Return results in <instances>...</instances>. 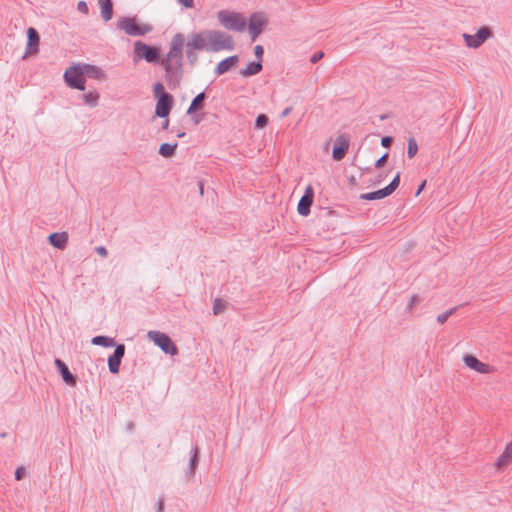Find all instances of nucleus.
<instances>
[{
    "label": "nucleus",
    "mask_w": 512,
    "mask_h": 512,
    "mask_svg": "<svg viewBox=\"0 0 512 512\" xmlns=\"http://www.w3.org/2000/svg\"><path fill=\"white\" fill-rule=\"evenodd\" d=\"M185 38L182 33L173 36L167 57L161 60L165 69V81L170 89L180 86L183 77V46Z\"/></svg>",
    "instance_id": "obj_1"
},
{
    "label": "nucleus",
    "mask_w": 512,
    "mask_h": 512,
    "mask_svg": "<svg viewBox=\"0 0 512 512\" xmlns=\"http://www.w3.org/2000/svg\"><path fill=\"white\" fill-rule=\"evenodd\" d=\"M209 51L233 50L235 43L231 35L220 30H207Z\"/></svg>",
    "instance_id": "obj_2"
},
{
    "label": "nucleus",
    "mask_w": 512,
    "mask_h": 512,
    "mask_svg": "<svg viewBox=\"0 0 512 512\" xmlns=\"http://www.w3.org/2000/svg\"><path fill=\"white\" fill-rule=\"evenodd\" d=\"M219 23L226 29L242 32L247 26L246 19L238 12L221 10L217 13Z\"/></svg>",
    "instance_id": "obj_3"
},
{
    "label": "nucleus",
    "mask_w": 512,
    "mask_h": 512,
    "mask_svg": "<svg viewBox=\"0 0 512 512\" xmlns=\"http://www.w3.org/2000/svg\"><path fill=\"white\" fill-rule=\"evenodd\" d=\"M117 28L130 36H143L150 33L153 27L149 24H138L135 18L122 17L117 21Z\"/></svg>",
    "instance_id": "obj_4"
},
{
    "label": "nucleus",
    "mask_w": 512,
    "mask_h": 512,
    "mask_svg": "<svg viewBox=\"0 0 512 512\" xmlns=\"http://www.w3.org/2000/svg\"><path fill=\"white\" fill-rule=\"evenodd\" d=\"M64 80L72 89L85 90V76L83 66L75 64L64 72Z\"/></svg>",
    "instance_id": "obj_5"
},
{
    "label": "nucleus",
    "mask_w": 512,
    "mask_h": 512,
    "mask_svg": "<svg viewBox=\"0 0 512 512\" xmlns=\"http://www.w3.org/2000/svg\"><path fill=\"white\" fill-rule=\"evenodd\" d=\"M134 54L136 57L144 59L148 63L161 62L159 49L157 47L143 43L141 41L135 42Z\"/></svg>",
    "instance_id": "obj_6"
},
{
    "label": "nucleus",
    "mask_w": 512,
    "mask_h": 512,
    "mask_svg": "<svg viewBox=\"0 0 512 512\" xmlns=\"http://www.w3.org/2000/svg\"><path fill=\"white\" fill-rule=\"evenodd\" d=\"M148 336L164 353L171 356L178 354L177 346L167 334L160 331H150Z\"/></svg>",
    "instance_id": "obj_7"
},
{
    "label": "nucleus",
    "mask_w": 512,
    "mask_h": 512,
    "mask_svg": "<svg viewBox=\"0 0 512 512\" xmlns=\"http://www.w3.org/2000/svg\"><path fill=\"white\" fill-rule=\"evenodd\" d=\"M267 24L268 19L264 16L263 13L256 12L251 14L248 22V30L252 41L256 40V38L263 32L264 27Z\"/></svg>",
    "instance_id": "obj_8"
},
{
    "label": "nucleus",
    "mask_w": 512,
    "mask_h": 512,
    "mask_svg": "<svg viewBox=\"0 0 512 512\" xmlns=\"http://www.w3.org/2000/svg\"><path fill=\"white\" fill-rule=\"evenodd\" d=\"M491 36L492 30L486 26L479 28L475 35L463 34L466 45L471 48H478Z\"/></svg>",
    "instance_id": "obj_9"
},
{
    "label": "nucleus",
    "mask_w": 512,
    "mask_h": 512,
    "mask_svg": "<svg viewBox=\"0 0 512 512\" xmlns=\"http://www.w3.org/2000/svg\"><path fill=\"white\" fill-rule=\"evenodd\" d=\"M463 362L467 367L481 374H490L495 371V368L493 366L481 362L479 359H477L474 355L471 354H465L463 356Z\"/></svg>",
    "instance_id": "obj_10"
},
{
    "label": "nucleus",
    "mask_w": 512,
    "mask_h": 512,
    "mask_svg": "<svg viewBox=\"0 0 512 512\" xmlns=\"http://www.w3.org/2000/svg\"><path fill=\"white\" fill-rule=\"evenodd\" d=\"M314 201V190L311 185H308L304 191L303 196L301 197L297 211L301 216H308L310 213V208Z\"/></svg>",
    "instance_id": "obj_11"
},
{
    "label": "nucleus",
    "mask_w": 512,
    "mask_h": 512,
    "mask_svg": "<svg viewBox=\"0 0 512 512\" xmlns=\"http://www.w3.org/2000/svg\"><path fill=\"white\" fill-rule=\"evenodd\" d=\"M125 345L117 344L112 355L108 357V368L112 374H118L122 358L125 355Z\"/></svg>",
    "instance_id": "obj_12"
},
{
    "label": "nucleus",
    "mask_w": 512,
    "mask_h": 512,
    "mask_svg": "<svg viewBox=\"0 0 512 512\" xmlns=\"http://www.w3.org/2000/svg\"><path fill=\"white\" fill-rule=\"evenodd\" d=\"M174 98L172 95L163 96L157 99L155 115L159 118H167L172 110Z\"/></svg>",
    "instance_id": "obj_13"
},
{
    "label": "nucleus",
    "mask_w": 512,
    "mask_h": 512,
    "mask_svg": "<svg viewBox=\"0 0 512 512\" xmlns=\"http://www.w3.org/2000/svg\"><path fill=\"white\" fill-rule=\"evenodd\" d=\"M349 149V138H347L344 134L339 135L333 146L332 157L336 161L342 160L347 154Z\"/></svg>",
    "instance_id": "obj_14"
},
{
    "label": "nucleus",
    "mask_w": 512,
    "mask_h": 512,
    "mask_svg": "<svg viewBox=\"0 0 512 512\" xmlns=\"http://www.w3.org/2000/svg\"><path fill=\"white\" fill-rule=\"evenodd\" d=\"M186 47H191L195 50L209 51L207 30L201 31L199 33H193L190 40L186 43Z\"/></svg>",
    "instance_id": "obj_15"
},
{
    "label": "nucleus",
    "mask_w": 512,
    "mask_h": 512,
    "mask_svg": "<svg viewBox=\"0 0 512 512\" xmlns=\"http://www.w3.org/2000/svg\"><path fill=\"white\" fill-rule=\"evenodd\" d=\"M39 43H40V36H39L38 31L33 27H29L27 30L26 52H25L23 58H25L27 55H32V54L38 53Z\"/></svg>",
    "instance_id": "obj_16"
},
{
    "label": "nucleus",
    "mask_w": 512,
    "mask_h": 512,
    "mask_svg": "<svg viewBox=\"0 0 512 512\" xmlns=\"http://www.w3.org/2000/svg\"><path fill=\"white\" fill-rule=\"evenodd\" d=\"M54 363L63 381L69 386H76L78 378L70 372L68 366L59 358H56Z\"/></svg>",
    "instance_id": "obj_17"
},
{
    "label": "nucleus",
    "mask_w": 512,
    "mask_h": 512,
    "mask_svg": "<svg viewBox=\"0 0 512 512\" xmlns=\"http://www.w3.org/2000/svg\"><path fill=\"white\" fill-rule=\"evenodd\" d=\"M238 62H239L238 55H232V56H229V57L223 59L222 61H220L217 64V66L215 68V74L217 76H219V75H223V74L227 73L230 69L236 67Z\"/></svg>",
    "instance_id": "obj_18"
},
{
    "label": "nucleus",
    "mask_w": 512,
    "mask_h": 512,
    "mask_svg": "<svg viewBox=\"0 0 512 512\" xmlns=\"http://www.w3.org/2000/svg\"><path fill=\"white\" fill-rule=\"evenodd\" d=\"M207 99V95L205 91L197 94L191 101L190 106L187 109V114H195L196 112L201 111L205 106V101Z\"/></svg>",
    "instance_id": "obj_19"
},
{
    "label": "nucleus",
    "mask_w": 512,
    "mask_h": 512,
    "mask_svg": "<svg viewBox=\"0 0 512 512\" xmlns=\"http://www.w3.org/2000/svg\"><path fill=\"white\" fill-rule=\"evenodd\" d=\"M84 76L96 79V80H105L106 74L105 72L98 66L92 64H84L83 65Z\"/></svg>",
    "instance_id": "obj_20"
},
{
    "label": "nucleus",
    "mask_w": 512,
    "mask_h": 512,
    "mask_svg": "<svg viewBox=\"0 0 512 512\" xmlns=\"http://www.w3.org/2000/svg\"><path fill=\"white\" fill-rule=\"evenodd\" d=\"M49 243L58 249H64L68 243V234L66 232H54L48 237Z\"/></svg>",
    "instance_id": "obj_21"
},
{
    "label": "nucleus",
    "mask_w": 512,
    "mask_h": 512,
    "mask_svg": "<svg viewBox=\"0 0 512 512\" xmlns=\"http://www.w3.org/2000/svg\"><path fill=\"white\" fill-rule=\"evenodd\" d=\"M199 459H200V451H199V448L197 446H195L191 449V452H190V460H189V465H188V470H187V475L189 477L194 476L197 466L199 464Z\"/></svg>",
    "instance_id": "obj_22"
},
{
    "label": "nucleus",
    "mask_w": 512,
    "mask_h": 512,
    "mask_svg": "<svg viewBox=\"0 0 512 512\" xmlns=\"http://www.w3.org/2000/svg\"><path fill=\"white\" fill-rule=\"evenodd\" d=\"M512 459V442L508 443L504 452L498 457L495 462L497 468H503L507 466Z\"/></svg>",
    "instance_id": "obj_23"
},
{
    "label": "nucleus",
    "mask_w": 512,
    "mask_h": 512,
    "mask_svg": "<svg viewBox=\"0 0 512 512\" xmlns=\"http://www.w3.org/2000/svg\"><path fill=\"white\" fill-rule=\"evenodd\" d=\"M100 9H101V17L105 22L112 19L113 16V3L112 0H98Z\"/></svg>",
    "instance_id": "obj_24"
},
{
    "label": "nucleus",
    "mask_w": 512,
    "mask_h": 512,
    "mask_svg": "<svg viewBox=\"0 0 512 512\" xmlns=\"http://www.w3.org/2000/svg\"><path fill=\"white\" fill-rule=\"evenodd\" d=\"M263 65L260 61H252L245 68L240 70V74L244 77L256 75L262 71Z\"/></svg>",
    "instance_id": "obj_25"
},
{
    "label": "nucleus",
    "mask_w": 512,
    "mask_h": 512,
    "mask_svg": "<svg viewBox=\"0 0 512 512\" xmlns=\"http://www.w3.org/2000/svg\"><path fill=\"white\" fill-rule=\"evenodd\" d=\"M91 343L93 345L102 346L105 348L108 347H116V342L113 338L105 336V335H98L92 338Z\"/></svg>",
    "instance_id": "obj_26"
},
{
    "label": "nucleus",
    "mask_w": 512,
    "mask_h": 512,
    "mask_svg": "<svg viewBox=\"0 0 512 512\" xmlns=\"http://www.w3.org/2000/svg\"><path fill=\"white\" fill-rule=\"evenodd\" d=\"M387 196H390V194L388 193V191L384 187V188H382L380 190H377V191L363 193V194L360 195V199L368 200V201H373V200L383 199V198H385Z\"/></svg>",
    "instance_id": "obj_27"
},
{
    "label": "nucleus",
    "mask_w": 512,
    "mask_h": 512,
    "mask_svg": "<svg viewBox=\"0 0 512 512\" xmlns=\"http://www.w3.org/2000/svg\"><path fill=\"white\" fill-rule=\"evenodd\" d=\"M178 143L175 142L173 144L163 143L159 147V154L165 158H170L174 156Z\"/></svg>",
    "instance_id": "obj_28"
},
{
    "label": "nucleus",
    "mask_w": 512,
    "mask_h": 512,
    "mask_svg": "<svg viewBox=\"0 0 512 512\" xmlns=\"http://www.w3.org/2000/svg\"><path fill=\"white\" fill-rule=\"evenodd\" d=\"M99 97L100 95L97 91H90L85 93L82 98L85 104L94 107L97 105Z\"/></svg>",
    "instance_id": "obj_29"
},
{
    "label": "nucleus",
    "mask_w": 512,
    "mask_h": 512,
    "mask_svg": "<svg viewBox=\"0 0 512 512\" xmlns=\"http://www.w3.org/2000/svg\"><path fill=\"white\" fill-rule=\"evenodd\" d=\"M418 152V144L415 138L411 137L408 139L407 156L412 159Z\"/></svg>",
    "instance_id": "obj_30"
},
{
    "label": "nucleus",
    "mask_w": 512,
    "mask_h": 512,
    "mask_svg": "<svg viewBox=\"0 0 512 512\" xmlns=\"http://www.w3.org/2000/svg\"><path fill=\"white\" fill-rule=\"evenodd\" d=\"M460 306H461V305L456 306V307H453V308L448 309V310H446L445 312H443V313L439 314V315L437 316V322H438L439 324H444V323L448 320V318H449L450 316H452L453 314H455V313H456V311L458 310V308H459Z\"/></svg>",
    "instance_id": "obj_31"
},
{
    "label": "nucleus",
    "mask_w": 512,
    "mask_h": 512,
    "mask_svg": "<svg viewBox=\"0 0 512 512\" xmlns=\"http://www.w3.org/2000/svg\"><path fill=\"white\" fill-rule=\"evenodd\" d=\"M153 93L156 99L170 95L168 92L165 91V88L161 82H157L154 84Z\"/></svg>",
    "instance_id": "obj_32"
},
{
    "label": "nucleus",
    "mask_w": 512,
    "mask_h": 512,
    "mask_svg": "<svg viewBox=\"0 0 512 512\" xmlns=\"http://www.w3.org/2000/svg\"><path fill=\"white\" fill-rule=\"evenodd\" d=\"M400 175L401 173L398 172L392 181L385 187L390 195L398 188L400 184Z\"/></svg>",
    "instance_id": "obj_33"
},
{
    "label": "nucleus",
    "mask_w": 512,
    "mask_h": 512,
    "mask_svg": "<svg viewBox=\"0 0 512 512\" xmlns=\"http://www.w3.org/2000/svg\"><path fill=\"white\" fill-rule=\"evenodd\" d=\"M196 50L191 47H186V57L191 66H194L198 61Z\"/></svg>",
    "instance_id": "obj_34"
},
{
    "label": "nucleus",
    "mask_w": 512,
    "mask_h": 512,
    "mask_svg": "<svg viewBox=\"0 0 512 512\" xmlns=\"http://www.w3.org/2000/svg\"><path fill=\"white\" fill-rule=\"evenodd\" d=\"M226 308V303L220 299V298H217L215 299L214 303H213V313L215 315H219L221 314Z\"/></svg>",
    "instance_id": "obj_35"
},
{
    "label": "nucleus",
    "mask_w": 512,
    "mask_h": 512,
    "mask_svg": "<svg viewBox=\"0 0 512 512\" xmlns=\"http://www.w3.org/2000/svg\"><path fill=\"white\" fill-rule=\"evenodd\" d=\"M269 119L265 114H259L255 120V128H264L267 126Z\"/></svg>",
    "instance_id": "obj_36"
},
{
    "label": "nucleus",
    "mask_w": 512,
    "mask_h": 512,
    "mask_svg": "<svg viewBox=\"0 0 512 512\" xmlns=\"http://www.w3.org/2000/svg\"><path fill=\"white\" fill-rule=\"evenodd\" d=\"M191 116V120L195 125H198L200 122L204 120L205 113L204 112H196L195 114H189Z\"/></svg>",
    "instance_id": "obj_37"
},
{
    "label": "nucleus",
    "mask_w": 512,
    "mask_h": 512,
    "mask_svg": "<svg viewBox=\"0 0 512 512\" xmlns=\"http://www.w3.org/2000/svg\"><path fill=\"white\" fill-rule=\"evenodd\" d=\"M389 154L388 152L384 153L379 159L375 162V168H382L388 161Z\"/></svg>",
    "instance_id": "obj_38"
},
{
    "label": "nucleus",
    "mask_w": 512,
    "mask_h": 512,
    "mask_svg": "<svg viewBox=\"0 0 512 512\" xmlns=\"http://www.w3.org/2000/svg\"><path fill=\"white\" fill-rule=\"evenodd\" d=\"M254 55L257 58V61H260L262 63V58L264 55V48L261 45H256L254 47Z\"/></svg>",
    "instance_id": "obj_39"
},
{
    "label": "nucleus",
    "mask_w": 512,
    "mask_h": 512,
    "mask_svg": "<svg viewBox=\"0 0 512 512\" xmlns=\"http://www.w3.org/2000/svg\"><path fill=\"white\" fill-rule=\"evenodd\" d=\"M26 475V469L23 466L17 467L15 471V479L16 480H22Z\"/></svg>",
    "instance_id": "obj_40"
},
{
    "label": "nucleus",
    "mask_w": 512,
    "mask_h": 512,
    "mask_svg": "<svg viewBox=\"0 0 512 512\" xmlns=\"http://www.w3.org/2000/svg\"><path fill=\"white\" fill-rule=\"evenodd\" d=\"M77 9L83 14L87 15L89 13V7L85 1H79L77 4Z\"/></svg>",
    "instance_id": "obj_41"
},
{
    "label": "nucleus",
    "mask_w": 512,
    "mask_h": 512,
    "mask_svg": "<svg viewBox=\"0 0 512 512\" xmlns=\"http://www.w3.org/2000/svg\"><path fill=\"white\" fill-rule=\"evenodd\" d=\"M420 301L418 295H413L407 305V310L412 311L413 307Z\"/></svg>",
    "instance_id": "obj_42"
},
{
    "label": "nucleus",
    "mask_w": 512,
    "mask_h": 512,
    "mask_svg": "<svg viewBox=\"0 0 512 512\" xmlns=\"http://www.w3.org/2000/svg\"><path fill=\"white\" fill-rule=\"evenodd\" d=\"M324 57V52L322 51H318L316 53H314L311 58H310V62L313 63V64H316L318 61H320L322 58Z\"/></svg>",
    "instance_id": "obj_43"
},
{
    "label": "nucleus",
    "mask_w": 512,
    "mask_h": 512,
    "mask_svg": "<svg viewBox=\"0 0 512 512\" xmlns=\"http://www.w3.org/2000/svg\"><path fill=\"white\" fill-rule=\"evenodd\" d=\"M392 143H393V137H391V136H384L381 139V145L385 148H390Z\"/></svg>",
    "instance_id": "obj_44"
},
{
    "label": "nucleus",
    "mask_w": 512,
    "mask_h": 512,
    "mask_svg": "<svg viewBox=\"0 0 512 512\" xmlns=\"http://www.w3.org/2000/svg\"><path fill=\"white\" fill-rule=\"evenodd\" d=\"M178 3L183 5L185 8H193L194 7V0H177Z\"/></svg>",
    "instance_id": "obj_45"
},
{
    "label": "nucleus",
    "mask_w": 512,
    "mask_h": 512,
    "mask_svg": "<svg viewBox=\"0 0 512 512\" xmlns=\"http://www.w3.org/2000/svg\"><path fill=\"white\" fill-rule=\"evenodd\" d=\"M96 252L98 255H100L102 257H107V255H108V251L104 246L96 247Z\"/></svg>",
    "instance_id": "obj_46"
},
{
    "label": "nucleus",
    "mask_w": 512,
    "mask_h": 512,
    "mask_svg": "<svg viewBox=\"0 0 512 512\" xmlns=\"http://www.w3.org/2000/svg\"><path fill=\"white\" fill-rule=\"evenodd\" d=\"M156 512H164V499L163 498H159V500L157 502Z\"/></svg>",
    "instance_id": "obj_47"
},
{
    "label": "nucleus",
    "mask_w": 512,
    "mask_h": 512,
    "mask_svg": "<svg viewBox=\"0 0 512 512\" xmlns=\"http://www.w3.org/2000/svg\"><path fill=\"white\" fill-rule=\"evenodd\" d=\"M292 111V107L285 108L281 113V118L287 117Z\"/></svg>",
    "instance_id": "obj_48"
},
{
    "label": "nucleus",
    "mask_w": 512,
    "mask_h": 512,
    "mask_svg": "<svg viewBox=\"0 0 512 512\" xmlns=\"http://www.w3.org/2000/svg\"><path fill=\"white\" fill-rule=\"evenodd\" d=\"M425 185H426V180L422 181V183L419 185V187L416 191V194H415L416 196H418L422 192V190L425 188Z\"/></svg>",
    "instance_id": "obj_49"
},
{
    "label": "nucleus",
    "mask_w": 512,
    "mask_h": 512,
    "mask_svg": "<svg viewBox=\"0 0 512 512\" xmlns=\"http://www.w3.org/2000/svg\"><path fill=\"white\" fill-rule=\"evenodd\" d=\"M164 122L162 123V129L163 130H167L168 129V126H169V119L168 117L167 118H164Z\"/></svg>",
    "instance_id": "obj_50"
},
{
    "label": "nucleus",
    "mask_w": 512,
    "mask_h": 512,
    "mask_svg": "<svg viewBox=\"0 0 512 512\" xmlns=\"http://www.w3.org/2000/svg\"><path fill=\"white\" fill-rule=\"evenodd\" d=\"M382 180H383V176H382L381 174H379V175L375 178V180H374V182H373V183H374V184H379V183H381V182H382Z\"/></svg>",
    "instance_id": "obj_51"
},
{
    "label": "nucleus",
    "mask_w": 512,
    "mask_h": 512,
    "mask_svg": "<svg viewBox=\"0 0 512 512\" xmlns=\"http://www.w3.org/2000/svg\"><path fill=\"white\" fill-rule=\"evenodd\" d=\"M135 424L133 422H129L127 425L128 430L132 431L134 430Z\"/></svg>",
    "instance_id": "obj_52"
},
{
    "label": "nucleus",
    "mask_w": 512,
    "mask_h": 512,
    "mask_svg": "<svg viewBox=\"0 0 512 512\" xmlns=\"http://www.w3.org/2000/svg\"><path fill=\"white\" fill-rule=\"evenodd\" d=\"M185 135H186V133H185V132H181V133H178L177 137H178V138H182V137H184Z\"/></svg>",
    "instance_id": "obj_53"
},
{
    "label": "nucleus",
    "mask_w": 512,
    "mask_h": 512,
    "mask_svg": "<svg viewBox=\"0 0 512 512\" xmlns=\"http://www.w3.org/2000/svg\"><path fill=\"white\" fill-rule=\"evenodd\" d=\"M0 437H1V438H5V437H7V433H6V432H2V433L0 434Z\"/></svg>",
    "instance_id": "obj_54"
},
{
    "label": "nucleus",
    "mask_w": 512,
    "mask_h": 512,
    "mask_svg": "<svg viewBox=\"0 0 512 512\" xmlns=\"http://www.w3.org/2000/svg\"><path fill=\"white\" fill-rule=\"evenodd\" d=\"M199 191H200L201 194H203V186H202V184H200Z\"/></svg>",
    "instance_id": "obj_55"
},
{
    "label": "nucleus",
    "mask_w": 512,
    "mask_h": 512,
    "mask_svg": "<svg viewBox=\"0 0 512 512\" xmlns=\"http://www.w3.org/2000/svg\"><path fill=\"white\" fill-rule=\"evenodd\" d=\"M386 118H387V116H386V115H381V116H380V119H381V120H384V119H386Z\"/></svg>",
    "instance_id": "obj_56"
}]
</instances>
